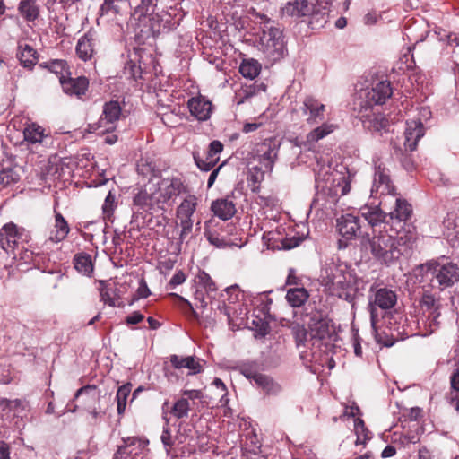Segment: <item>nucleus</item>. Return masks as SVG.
I'll return each mask as SVG.
<instances>
[{
    "label": "nucleus",
    "instance_id": "f257e3e1",
    "mask_svg": "<svg viewBox=\"0 0 459 459\" xmlns=\"http://www.w3.org/2000/svg\"><path fill=\"white\" fill-rule=\"evenodd\" d=\"M322 284L331 295L353 303L363 281L345 265L329 264L325 275L322 276Z\"/></svg>",
    "mask_w": 459,
    "mask_h": 459
},
{
    "label": "nucleus",
    "instance_id": "f03ea898",
    "mask_svg": "<svg viewBox=\"0 0 459 459\" xmlns=\"http://www.w3.org/2000/svg\"><path fill=\"white\" fill-rule=\"evenodd\" d=\"M248 13L262 26L259 49L272 62L281 59L287 53L282 29L266 14L250 8Z\"/></svg>",
    "mask_w": 459,
    "mask_h": 459
},
{
    "label": "nucleus",
    "instance_id": "7ed1b4c3",
    "mask_svg": "<svg viewBox=\"0 0 459 459\" xmlns=\"http://www.w3.org/2000/svg\"><path fill=\"white\" fill-rule=\"evenodd\" d=\"M354 176L345 167L338 170L332 169L329 165L322 166L316 171V187L324 192L330 205H336L339 198L351 191Z\"/></svg>",
    "mask_w": 459,
    "mask_h": 459
},
{
    "label": "nucleus",
    "instance_id": "20e7f679",
    "mask_svg": "<svg viewBox=\"0 0 459 459\" xmlns=\"http://www.w3.org/2000/svg\"><path fill=\"white\" fill-rule=\"evenodd\" d=\"M368 248L376 260L388 265L407 251L408 238L406 236L394 237L387 231H379L368 240Z\"/></svg>",
    "mask_w": 459,
    "mask_h": 459
},
{
    "label": "nucleus",
    "instance_id": "39448f33",
    "mask_svg": "<svg viewBox=\"0 0 459 459\" xmlns=\"http://www.w3.org/2000/svg\"><path fill=\"white\" fill-rule=\"evenodd\" d=\"M421 268L431 286L438 289L439 291L449 289L459 281V266L448 258L429 260L422 264Z\"/></svg>",
    "mask_w": 459,
    "mask_h": 459
},
{
    "label": "nucleus",
    "instance_id": "423d86ee",
    "mask_svg": "<svg viewBox=\"0 0 459 459\" xmlns=\"http://www.w3.org/2000/svg\"><path fill=\"white\" fill-rule=\"evenodd\" d=\"M160 211H165V207H163L158 196L154 184L149 180L134 193L132 198V222L143 225L147 214H152Z\"/></svg>",
    "mask_w": 459,
    "mask_h": 459
},
{
    "label": "nucleus",
    "instance_id": "0eeeda50",
    "mask_svg": "<svg viewBox=\"0 0 459 459\" xmlns=\"http://www.w3.org/2000/svg\"><path fill=\"white\" fill-rule=\"evenodd\" d=\"M391 84L387 81H382L371 89H366L359 92V98L354 103L355 107L378 108L392 96Z\"/></svg>",
    "mask_w": 459,
    "mask_h": 459
},
{
    "label": "nucleus",
    "instance_id": "6e6552de",
    "mask_svg": "<svg viewBox=\"0 0 459 459\" xmlns=\"http://www.w3.org/2000/svg\"><path fill=\"white\" fill-rule=\"evenodd\" d=\"M150 180L154 184L163 207L186 190L183 181L178 177H153Z\"/></svg>",
    "mask_w": 459,
    "mask_h": 459
},
{
    "label": "nucleus",
    "instance_id": "1a4fd4ad",
    "mask_svg": "<svg viewBox=\"0 0 459 459\" xmlns=\"http://www.w3.org/2000/svg\"><path fill=\"white\" fill-rule=\"evenodd\" d=\"M357 117L361 121L362 126L371 132H380L386 130L388 127V120L379 111L378 108H364L355 107Z\"/></svg>",
    "mask_w": 459,
    "mask_h": 459
},
{
    "label": "nucleus",
    "instance_id": "9d476101",
    "mask_svg": "<svg viewBox=\"0 0 459 459\" xmlns=\"http://www.w3.org/2000/svg\"><path fill=\"white\" fill-rule=\"evenodd\" d=\"M197 206V197L187 195L177 208V218L181 227L180 239H184L191 233L194 221L192 219Z\"/></svg>",
    "mask_w": 459,
    "mask_h": 459
},
{
    "label": "nucleus",
    "instance_id": "9b49d317",
    "mask_svg": "<svg viewBox=\"0 0 459 459\" xmlns=\"http://www.w3.org/2000/svg\"><path fill=\"white\" fill-rule=\"evenodd\" d=\"M397 302L396 293L387 288H381L376 290L374 298L369 301L370 322L373 328L377 322V307L387 310L395 306Z\"/></svg>",
    "mask_w": 459,
    "mask_h": 459
},
{
    "label": "nucleus",
    "instance_id": "f8f14e48",
    "mask_svg": "<svg viewBox=\"0 0 459 459\" xmlns=\"http://www.w3.org/2000/svg\"><path fill=\"white\" fill-rule=\"evenodd\" d=\"M26 230L13 222L4 224L0 230V247L6 253H13L20 243L26 241Z\"/></svg>",
    "mask_w": 459,
    "mask_h": 459
},
{
    "label": "nucleus",
    "instance_id": "ddd939ff",
    "mask_svg": "<svg viewBox=\"0 0 459 459\" xmlns=\"http://www.w3.org/2000/svg\"><path fill=\"white\" fill-rule=\"evenodd\" d=\"M148 443L147 440L136 437L124 438L123 445L118 446L113 459H143L147 451Z\"/></svg>",
    "mask_w": 459,
    "mask_h": 459
},
{
    "label": "nucleus",
    "instance_id": "4468645a",
    "mask_svg": "<svg viewBox=\"0 0 459 459\" xmlns=\"http://www.w3.org/2000/svg\"><path fill=\"white\" fill-rule=\"evenodd\" d=\"M79 397H82L85 410L92 418L97 419L101 413V391L95 385H87L76 391L74 398L78 399Z\"/></svg>",
    "mask_w": 459,
    "mask_h": 459
},
{
    "label": "nucleus",
    "instance_id": "2eb2a0df",
    "mask_svg": "<svg viewBox=\"0 0 459 459\" xmlns=\"http://www.w3.org/2000/svg\"><path fill=\"white\" fill-rule=\"evenodd\" d=\"M420 307L423 313H428L427 320L429 321V333H433L439 325L438 318L440 316V299L435 297L428 290H423L422 296L420 299Z\"/></svg>",
    "mask_w": 459,
    "mask_h": 459
},
{
    "label": "nucleus",
    "instance_id": "dca6fc26",
    "mask_svg": "<svg viewBox=\"0 0 459 459\" xmlns=\"http://www.w3.org/2000/svg\"><path fill=\"white\" fill-rule=\"evenodd\" d=\"M373 195L376 196L379 195V197L384 196L386 198H393L396 195L395 187L390 179L389 171L381 164L376 166L371 188V195Z\"/></svg>",
    "mask_w": 459,
    "mask_h": 459
},
{
    "label": "nucleus",
    "instance_id": "f3484780",
    "mask_svg": "<svg viewBox=\"0 0 459 459\" xmlns=\"http://www.w3.org/2000/svg\"><path fill=\"white\" fill-rule=\"evenodd\" d=\"M223 151V144L214 140L209 144L208 150L203 155L199 152L195 151L193 157L196 166L203 171L211 170L219 161L220 153Z\"/></svg>",
    "mask_w": 459,
    "mask_h": 459
},
{
    "label": "nucleus",
    "instance_id": "a211bd4d",
    "mask_svg": "<svg viewBox=\"0 0 459 459\" xmlns=\"http://www.w3.org/2000/svg\"><path fill=\"white\" fill-rule=\"evenodd\" d=\"M122 116V108L118 101L110 100L103 106L102 114L98 121V127L103 132H113Z\"/></svg>",
    "mask_w": 459,
    "mask_h": 459
},
{
    "label": "nucleus",
    "instance_id": "6ab92c4d",
    "mask_svg": "<svg viewBox=\"0 0 459 459\" xmlns=\"http://www.w3.org/2000/svg\"><path fill=\"white\" fill-rule=\"evenodd\" d=\"M98 32L94 29H90L77 41L75 47L77 56L84 62L91 60L96 54Z\"/></svg>",
    "mask_w": 459,
    "mask_h": 459
},
{
    "label": "nucleus",
    "instance_id": "aec40b11",
    "mask_svg": "<svg viewBox=\"0 0 459 459\" xmlns=\"http://www.w3.org/2000/svg\"><path fill=\"white\" fill-rule=\"evenodd\" d=\"M277 154L278 146L272 139H267L257 146L256 156L262 168L267 172L273 170Z\"/></svg>",
    "mask_w": 459,
    "mask_h": 459
},
{
    "label": "nucleus",
    "instance_id": "412c9836",
    "mask_svg": "<svg viewBox=\"0 0 459 459\" xmlns=\"http://www.w3.org/2000/svg\"><path fill=\"white\" fill-rule=\"evenodd\" d=\"M313 12V4L307 0H288L280 9L281 17L302 18Z\"/></svg>",
    "mask_w": 459,
    "mask_h": 459
},
{
    "label": "nucleus",
    "instance_id": "4be33fe9",
    "mask_svg": "<svg viewBox=\"0 0 459 459\" xmlns=\"http://www.w3.org/2000/svg\"><path fill=\"white\" fill-rule=\"evenodd\" d=\"M337 229L342 238L351 240L359 236L361 232L360 220L358 216L350 213L342 215L337 220Z\"/></svg>",
    "mask_w": 459,
    "mask_h": 459
},
{
    "label": "nucleus",
    "instance_id": "5701e85b",
    "mask_svg": "<svg viewBox=\"0 0 459 459\" xmlns=\"http://www.w3.org/2000/svg\"><path fill=\"white\" fill-rule=\"evenodd\" d=\"M190 114L198 121H206L212 113V104L203 95L192 97L187 101Z\"/></svg>",
    "mask_w": 459,
    "mask_h": 459
},
{
    "label": "nucleus",
    "instance_id": "b1692460",
    "mask_svg": "<svg viewBox=\"0 0 459 459\" xmlns=\"http://www.w3.org/2000/svg\"><path fill=\"white\" fill-rule=\"evenodd\" d=\"M301 110L302 114L307 117V122L314 125L324 119L325 106L314 97L307 96L303 101Z\"/></svg>",
    "mask_w": 459,
    "mask_h": 459
},
{
    "label": "nucleus",
    "instance_id": "393cba45",
    "mask_svg": "<svg viewBox=\"0 0 459 459\" xmlns=\"http://www.w3.org/2000/svg\"><path fill=\"white\" fill-rule=\"evenodd\" d=\"M423 135L424 126L420 119L407 121L403 143L405 149L410 152L416 150L418 142Z\"/></svg>",
    "mask_w": 459,
    "mask_h": 459
},
{
    "label": "nucleus",
    "instance_id": "a878e982",
    "mask_svg": "<svg viewBox=\"0 0 459 459\" xmlns=\"http://www.w3.org/2000/svg\"><path fill=\"white\" fill-rule=\"evenodd\" d=\"M169 361L177 369H188V375H196L204 370V360L195 356H179L173 354L169 357Z\"/></svg>",
    "mask_w": 459,
    "mask_h": 459
},
{
    "label": "nucleus",
    "instance_id": "bb28decb",
    "mask_svg": "<svg viewBox=\"0 0 459 459\" xmlns=\"http://www.w3.org/2000/svg\"><path fill=\"white\" fill-rule=\"evenodd\" d=\"M211 211L223 221L231 219L237 212L235 204L229 198H219L212 201Z\"/></svg>",
    "mask_w": 459,
    "mask_h": 459
},
{
    "label": "nucleus",
    "instance_id": "cd10ccee",
    "mask_svg": "<svg viewBox=\"0 0 459 459\" xmlns=\"http://www.w3.org/2000/svg\"><path fill=\"white\" fill-rule=\"evenodd\" d=\"M59 80L65 93L69 95H75L78 98H81L85 94L89 85V82L86 77H78L65 81V76L62 74L59 77Z\"/></svg>",
    "mask_w": 459,
    "mask_h": 459
},
{
    "label": "nucleus",
    "instance_id": "c85d7f7f",
    "mask_svg": "<svg viewBox=\"0 0 459 459\" xmlns=\"http://www.w3.org/2000/svg\"><path fill=\"white\" fill-rule=\"evenodd\" d=\"M443 234L453 247H459V221L453 212L447 213L443 221Z\"/></svg>",
    "mask_w": 459,
    "mask_h": 459
},
{
    "label": "nucleus",
    "instance_id": "c756f323",
    "mask_svg": "<svg viewBox=\"0 0 459 459\" xmlns=\"http://www.w3.org/2000/svg\"><path fill=\"white\" fill-rule=\"evenodd\" d=\"M24 141L31 147H38L48 138L45 130L39 125L35 123L28 124L23 129Z\"/></svg>",
    "mask_w": 459,
    "mask_h": 459
},
{
    "label": "nucleus",
    "instance_id": "7c9ffc66",
    "mask_svg": "<svg viewBox=\"0 0 459 459\" xmlns=\"http://www.w3.org/2000/svg\"><path fill=\"white\" fill-rule=\"evenodd\" d=\"M29 409V403L24 399L10 400L4 397H0V411L2 412H13V416L22 417V413L27 412Z\"/></svg>",
    "mask_w": 459,
    "mask_h": 459
},
{
    "label": "nucleus",
    "instance_id": "2f4dec72",
    "mask_svg": "<svg viewBox=\"0 0 459 459\" xmlns=\"http://www.w3.org/2000/svg\"><path fill=\"white\" fill-rule=\"evenodd\" d=\"M70 231L69 225L63 215L55 210L54 230L50 232L48 240L53 243L63 241Z\"/></svg>",
    "mask_w": 459,
    "mask_h": 459
},
{
    "label": "nucleus",
    "instance_id": "473e14b6",
    "mask_svg": "<svg viewBox=\"0 0 459 459\" xmlns=\"http://www.w3.org/2000/svg\"><path fill=\"white\" fill-rule=\"evenodd\" d=\"M314 338L323 340L330 334V320L321 316H313L309 324Z\"/></svg>",
    "mask_w": 459,
    "mask_h": 459
},
{
    "label": "nucleus",
    "instance_id": "72a5a7b5",
    "mask_svg": "<svg viewBox=\"0 0 459 459\" xmlns=\"http://www.w3.org/2000/svg\"><path fill=\"white\" fill-rule=\"evenodd\" d=\"M127 9L128 6H125L116 0H104L100 12L101 16H115L116 23L120 24V18Z\"/></svg>",
    "mask_w": 459,
    "mask_h": 459
},
{
    "label": "nucleus",
    "instance_id": "f704fd0d",
    "mask_svg": "<svg viewBox=\"0 0 459 459\" xmlns=\"http://www.w3.org/2000/svg\"><path fill=\"white\" fill-rule=\"evenodd\" d=\"M359 213L372 227L385 221L387 215V213L384 212L379 205H365L359 209Z\"/></svg>",
    "mask_w": 459,
    "mask_h": 459
},
{
    "label": "nucleus",
    "instance_id": "c9c22d12",
    "mask_svg": "<svg viewBox=\"0 0 459 459\" xmlns=\"http://www.w3.org/2000/svg\"><path fill=\"white\" fill-rule=\"evenodd\" d=\"M21 178V168L11 164L3 165L0 169V186L6 187Z\"/></svg>",
    "mask_w": 459,
    "mask_h": 459
},
{
    "label": "nucleus",
    "instance_id": "e433bc0d",
    "mask_svg": "<svg viewBox=\"0 0 459 459\" xmlns=\"http://www.w3.org/2000/svg\"><path fill=\"white\" fill-rule=\"evenodd\" d=\"M392 199L394 200L395 207L391 211L388 215L391 219H396L399 221H406L411 215L412 209L407 201L401 199L394 195Z\"/></svg>",
    "mask_w": 459,
    "mask_h": 459
},
{
    "label": "nucleus",
    "instance_id": "4c0bfd02",
    "mask_svg": "<svg viewBox=\"0 0 459 459\" xmlns=\"http://www.w3.org/2000/svg\"><path fill=\"white\" fill-rule=\"evenodd\" d=\"M255 385L267 395H277L281 391V385L265 374L257 377Z\"/></svg>",
    "mask_w": 459,
    "mask_h": 459
},
{
    "label": "nucleus",
    "instance_id": "58836bf2",
    "mask_svg": "<svg viewBox=\"0 0 459 459\" xmlns=\"http://www.w3.org/2000/svg\"><path fill=\"white\" fill-rule=\"evenodd\" d=\"M18 11L28 22H34L39 15V7L35 0H22L19 4Z\"/></svg>",
    "mask_w": 459,
    "mask_h": 459
},
{
    "label": "nucleus",
    "instance_id": "ea45409f",
    "mask_svg": "<svg viewBox=\"0 0 459 459\" xmlns=\"http://www.w3.org/2000/svg\"><path fill=\"white\" fill-rule=\"evenodd\" d=\"M37 52L30 45L24 44L19 46L18 56L21 64L27 68H31L37 62Z\"/></svg>",
    "mask_w": 459,
    "mask_h": 459
},
{
    "label": "nucleus",
    "instance_id": "a19ab883",
    "mask_svg": "<svg viewBox=\"0 0 459 459\" xmlns=\"http://www.w3.org/2000/svg\"><path fill=\"white\" fill-rule=\"evenodd\" d=\"M308 299V293L304 288L290 289L286 294L288 303L293 307H299Z\"/></svg>",
    "mask_w": 459,
    "mask_h": 459
},
{
    "label": "nucleus",
    "instance_id": "79ce46f5",
    "mask_svg": "<svg viewBox=\"0 0 459 459\" xmlns=\"http://www.w3.org/2000/svg\"><path fill=\"white\" fill-rule=\"evenodd\" d=\"M74 268L84 275H91L93 272L91 256L86 253H81L74 258Z\"/></svg>",
    "mask_w": 459,
    "mask_h": 459
},
{
    "label": "nucleus",
    "instance_id": "37998d69",
    "mask_svg": "<svg viewBox=\"0 0 459 459\" xmlns=\"http://www.w3.org/2000/svg\"><path fill=\"white\" fill-rule=\"evenodd\" d=\"M335 128L336 126L333 124L324 123L307 134V141L308 143H316L333 133Z\"/></svg>",
    "mask_w": 459,
    "mask_h": 459
},
{
    "label": "nucleus",
    "instance_id": "c03bdc74",
    "mask_svg": "<svg viewBox=\"0 0 459 459\" xmlns=\"http://www.w3.org/2000/svg\"><path fill=\"white\" fill-rule=\"evenodd\" d=\"M260 69L259 63L255 59L244 60L239 66L240 74L248 79H255L260 74Z\"/></svg>",
    "mask_w": 459,
    "mask_h": 459
},
{
    "label": "nucleus",
    "instance_id": "a18cd8bd",
    "mask_svg": "<svg viewBox=\"0 0 459 459\" xmlns=\"http://www.w3.org/2000/svg\"><path fill=\"white\" fill-rule=\"evenodd\" d=\"M191 410V403L188 399L183 397L178 399L170 409V413L177 419H184L188 417Z\"/></svg>",
    "mask_w": 459,
    "mask_h": 459
},
{
    "label": "nucleus",
    "instance_id": "49530a36",
    "mask_svg": "<svg viewBox=\"0 0 459 459\" xmlns=\"http://www.w3.org/2000/svg\"><path fill=\"white\" fill-rule=\"evenodd\" d=\"M309 24L312 29H317L324 26L328 19V13L325 8H317L313 4V12L310 15Z\"/></svg>",
    "mask_w": 459,
    "mask_h": 459
},
{
    "label": "nucleus",
    "instance_id": "de8ad7c7",
    "mask_svg": "<svg viewBox=\"0 0 459 459\" xmlns=\"http://www.w3.org/2000/svg\"><path fill=\"white\" fill-rule=\"evenodd\" d=\"M131 384L121 385L117 392V413L122 415L125 412L126 406V400L131 393Z\"/></svg>",
    "mask_w": 459,
    "mask_h": 459
},
{
    "label": "nucleus",
    "instance_id": "09e8293b",
    "mask_svg": "<svg viewBox=\"0 0 459 459\" xmlns=\"http://www.w3.org/2000/svg\"><path fill=\"white\" fill-rule=\"evenodd\" d=\"M196 283L203 287L206 292H212L217 290L216 284L211 276L204 271H199L195 277Z\"/></svg>",
    "mask_w": 459,
    "mask_h": 459
},
{
    "label": "nucleus",
    "instance_id": "8fccbe9b",
    "mask_svg": "<svg viewBox=\"0 0 459 459\" xmlns=\"http://www.w3.org/2000/svg\"><path fill=\"white\" fill-rule=\"evenodd\" d=\"M169 295L176 298L177 299H178V301H179L178 307H180V309L183 311V313L186 316H192L195 319H198L199 316L196 313V311L194 309V307H193L192 304L189 302V300H187L184 297H182L178 294H176V293H170Z\"/></svg>",
    "mask_w": 459,
    "mask_h": 459
},
{
    "label": "nucleus",
    "instance_id": "3c124183",
    "mask_svg": "<svg viewBox=\"0 0 459 459\" xmlns=\"http://www.w3.org/2000/svg\"><path fill=\"white\" fill-rule=\"evenodd\" d=\"M204 236L209 243L216 247L221 248L227 246V240L218 232L210 230L207 225L205 226Z\"/></svg>",
    "mask_w": 459,
    "mask_h": 459
},
{
    "label": "nucleus",
    "instance_id": "603ef678",
    "mask_svg": "<svg viewBox=\"0 0 459 459\" xmlns=\"http://www.w3.org/2000/svg\"><path fill=\"white\" fill-rule=\"evenodd\" d=\"M291 332L298 346L305 343L307 338V331L304 325L294 324L291 326Z\"/></svg>",
    "mask_w": 459,
    "mask_h": 459
},
{
    "label": "nucleus",
    "instance_id": "864d4df0",
    "mask_svg": "<svg viewBox=\"0 0 459 459\" xmlns=\"http://www.w3.org/2000/svg\"><path fill=\"white\" fill-rule=\"evenodd\" d=\"M158 0H142L141 4L137 6L136 12L141 15H147L152 13L157 5Z\"/></svg>",
    "mask_w": 459,
    "mask_h": 459
},
{
    "label": "nucleus",
    "instance_id": "5fc2aeb1",
    "mask_svg": "<svg viewBox=\"0 0 459 459\" xmlns=\"http://www.w3.org/2000/svg\"><path fill=\"white\" fill-rule=\"evenodd\" d=\"M241 374L250 381L256 382L257 377L261 376L262 373L258 372L253 365H243L240 368Z\"/></svg>",
    "mask_w": 459,
    "mask_h": 459
},
{
    "label": "nucleus",
    "instance_id": "6e6d98bb",
    "mask_svg": "<svg viewBox=\"0 0 459 459\" xmlns=\"http://www.w3.org/2000/svg\"><path fill=\"white\" fill-rule=\"evenodd\" d=\"M225 293L228 295V301L230 304L237 303L240 297H242L241 290L238 285H232L225 289Z\"/></svg>",
    "mask_w": 459,
    "mask_h": 459
},
{
    "label": "nucleus",
    "instance_id": "4d7b16f0",
    "mask_svg": "<svg viewBox=\"0 0 459 459\" xmlns=\"http://www.w3.org/2000/svg\"><path fill=\"white\" fill-rule=\"evenodd\" d=\"M116 207V196L111 192L108 194L102 205L103 213L109 217Z\"/></svg>",
    "mask_w": 459,
    "mask_h": 459
},
{
    "label": "nucleus",
    "instance_id": "13d9d810",
    "mask_svg": "<svg viewBox=\"0 0 459 459\" xmlns=\"http://www.w3.org/2000/svg\"><path fill=\"white\" fill-rule=\"evenodd\" d=\"M182 397L184 399H188V402H190L191 406H194L195 404V400H201L203 398V393L200 390H184L182 392Z\"/></svg>",
    "mask_w": 459,
    "mask_h": 459
},
{
    "label": "nucleus",
    "instance_id": "bf43d9fd",
    "mask_svg": "<svg viewBox=\"0 0 459 459\" xmlns=\"http://www.w3.org/2000/svg\"><path fill=\"white\" fill-rule=\"evenodd\" d=\"M303 237L286 238L281 242L282 248L290 250L291 248L297 247L303 241Z\"/></svg>",
    "mask_w": 459,
    "mask_h": 459
},
{
    "label": "nucleus",
    "instance_id": "052dcab7",
    "mask_svg": "<svg viewBox=\"0 0 459 459\" xmlns=\"http://www.w3.org/2000/svg\"><path fill=\"white\" fill-rule=\"evenodd\" d=\"M186 274L183 271H178L170 279L169 282V286L170 288H176L177 286L184 283L186 281Z\"/></svg>",
    "mask_w": 459,
    "mask_h": 459
},
{
    "label": "nucleus",
    "instance_id": "680f3d73",
    "mask_svg": "<svg viewBox=\"0 0 459 459\" xmlns=\"http://www.w3.org/2000/svg\"><path fill=\"white\" fill-rule=\"evenodd\" d=\"M144 319V316L139 311H134L131 315L126 317V325H136Z\"/></svg>",
    "mask_w": 459,
    "mask_h": 459
},
{
    "label": "nucleus",
    "instance_id": "e2e57ef3",
    "mask_svg": "<svg viewBox=\"0 0 459 459\" xmlns=\"http://www.w3.org/2000/svg\"><path fill=\"white\" fill-rule=\"evenodd\" d=\"M66 66V63L63 60H55L53 61L49 65V70L52 73L59 74L62 73L63 70H65Z\"/></svg>",
    "mask_w": 459,
    "mask_h": 459
},
{
    "label": "nucleus",
    "instance_id": "0e129e2a",
    "mask_svg": "<svg viewBox=\"0 0 459 459\" xmlns=\"http://www.w3.org/2000/svg\"><path fill=\"white\" fill-rule=\"evenodd\" d=\"M136 294L138 299H145L151 294V291L143 280L141 281Z\"/></svg>",
    "mask_w": 459,
    "mask_h": 459
},
{
    "label": "nucleus",
    "instance_id": "69168bd1",
    "mask_svg": "<svg viewBox=\"0 0 459 459\" xmlns=\"http://www.w3.org/2000/svg\"><path fill=\"white\" fill-rule=\"evenodd\" d=\"M126 70L128 71L130 75L136 80L138 77H140V67L137 66L135 64H133L132 62L127 63L126 66Z\"/></svg>",
    "mask_w": 459,
    "mask_h": 459
},
{
    "label": "nucleus",
    "instance_id": "338daca9",
    "mask_svg": "<svg viewBox=\"0 0 459 459\" xmlns=\"http://www.w3.org/2000/svg\"><path fill=\"white\" fill-rule=\"evenodd\" d=\"M0 459H10V447L5 442H0Z\"/></svg>",
    "mask_w": 459,
    "mask_h": 459
},
{
    "label": "nucleus",
    "instance_id": "774afa93",
    "mask_svg": "<svg viewBox=\"0 0 459 459\" xmlns=\"http://www.w3.org/2000/svg\"><path fill=\"white\" fill-rule=\"evenodd\" d=\"M450 382L452 389L459 391V368L452 374Z\"/></svg>",
    "mask_w": 459,
    "mask_h": 459
}]
</instances>
